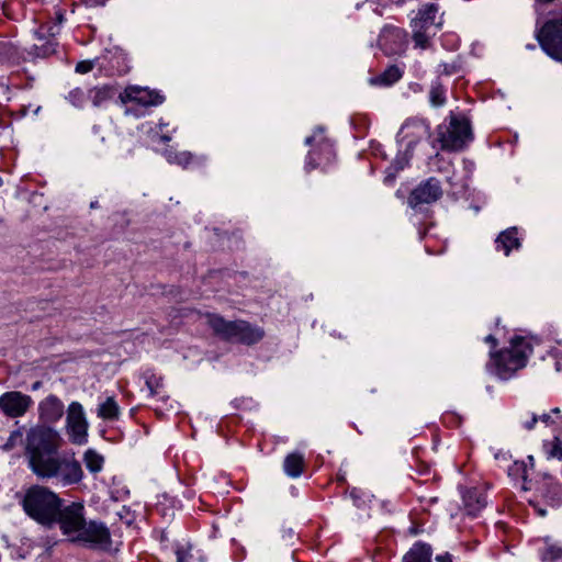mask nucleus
I'll return each instance as SVG.
<instances>
[{
  "instance_id": "f257e3e1",
  "label": "nucleus",
  "mask_w": 562,
  "mask_h": 562,
  "mask_svg": "<svg viewBox=\"0 0 562 562\" xmlns=\"http://www.w3.org/2000/svg\"><path fill=\"white\" fill-rule=\"evenodd\" d=\"M82 505L72 503L71 505L59 508L56 521L60 529L71 541H82L93 546L105 548L110 544V532L101 524L91 521L87 524L82 514Z\"/></svg>"
},
{
  "instance_id": "f03ea898",
  "label": "nucleus",
  "mask_w": 562,
  "mask_h": 562,
  "mask_svg": "<svg viewBox=\"0 0 562 562\" xmlns=\"http://www.w3.org/2000/svg\"><path fill=\"white\" fill-rule=\"evenodd\" d=\"M25 512L43 525H52L56 521L61 506L60 498L44 486L31 487L23 501Z\"/></svg>"
},
{
  "instance_id": "7ed1b4c3",
  "label": "nucleus",
  "mask_w": 562,
  "mask_h": 562,
  "mask_svg": "<svg viewBox=\"0 0 562 562\" xmlns=\"http://www.w3.org/2000/svg\"><path fill=\"white\" fill-rule=\"evenodd\" d=\"M207 319L215 335L225 340L235 338L239 342L251 345L259 341L265 335L262 329L251 327L245 321L227 322L216 315H209Z\"/></svg>"
},
{
  "instance_id": "20e7f679",
  "label": "nucleus",
  "mask_w": 562,
  "mask_h": 562,
  "mask_svg": "<svg viewBox=\"0 0 562 562\" xmlns=\"http://www.w3.org/2000/svg\"><path fill=\"white\" fill-rule=\"evenodd\" d=\"M63 439L59 432L50 427L36 426L31 428L25 438V457L43 452H58Z\"/></svg>"
},
{
  "instance_id": "39448f33",
  "label": "nucleus",
  "mask_w": 562,
  "mask_h": 562,
  "mask_svg": "<svg viewBox=\"0 0 562 562\" xmlns=\"http://www.w3.org/2000/svg\"><path fill=\"white\" fill-rule=\"evenodd\" d=\"M527 349L530 350V347L525 344L524 338L518 337L513 339L512 349L502 351L496 357L495 362L498 374L505 378L507 373H513L525 367Z\"/></svg>"
},
{
  "instance_id": "423d86ee",
  "label": "nucleus",
  "mask_w": 562,
  "mask_h": 562,
  "mask_svg": "<svg viewBox=\"0 0 562 562\" xmlns=\"http://www.w3.org/2000/svg\"><path fill=\"white\" fill-rule=\"evenodd\" d=\"M471 136L472 133L469 121L451 116L447 134H443L440 140L442 143V148L459 150L463 148Z\"/></svg>"
},
{
  "instance_id": "0eeeda50",
  "label": "nucleus",
  "mask_w": 562,
  "mask_h": 562,
  "mask_svg": "<svg viewBox=\"0 0 562 562\" xmlns=\"http://www.w3.org/2000/svg\"><path fill=\"white\" fill-rule=\"evenodd\" d=\"M59 459L58 452H43L27 457L33 473L43 479L56 476V467Z\"/></svg>"
},
{
  "instance_id": "6e6552de",
  "label": "nucleus",
  "mask_w": 562,
  "mask_h": 562,
  "mask_svg": "<svg viewBox=\"0 0 562 562\" xmlns=\"http://www.w3.org/2000/svg\"><path fill=\"white\" fill-rule=\"evenodd\" d=\"M31 403V397L20 392H8L0 397V407L9 417L24 415Z\"/></svg>"
},
{
  "instance_id": "1a4fd4ad",
  "label": "nucleus",
  "mask_w": 562,
  "mask_h": 562,
  "mask_svg": "<svg viewBox=\"0 0 562 562\" xmlns=\"http://www.w3.org/2000/svg\"><path fill=\"white\" fill-rule=\"evenodd\" d=\"M67 425L72 440L81 442L87 436L88 423L85 418L82 406L77 402L71 403L68 407Z\"/></svg>"
},
{
  "instance_id": "9d476101",
  "label": "nucleus",
  "mask_w": 562,
  "mask_h": 562,
  "mask_svg": "<svg viewBox=\"0 0 562 562\" xmlns=\"http://www.w3.org/2000/svg\"><path fill=\"white\" fill-rule=\"evenodd\" d=\"M441 195V190L438 181L434 179L428 180L423 186L416 188L409 196V204L416 206L422 203H431L438 200Z\"/></svg>"
},
{
  "instance_id": "9b49d317",
  "label": "nucleus",
  "mask_w": 562,
  "mask_h": 562,
  "mask_svg": "<svg viewBox=\"0 0 562 562\" xmlns=\"http://www.w3.org/2000/svg\"><path fill=\"white\" fill-rule=\"evenodd\" d=\"M56 468L55 477H60L64 484H76L82 479L81 465L74 459L60 458Z\"/></svg>"
},
{
  "instance_id": "f8f14e48",
  "label": "nucleus",
  "mask_w": 562,
  "mask_h": 562,
  "mask_svg": "<svg viewBox=\"0 0 562 562\" xmlns=\"http://www.w3.org/2000/svg\"><path fill=\"white\" fill-rule=\"evenodd\" d=\"M121 99L123 102L135 101L142 105H155L161 102V97L158 93L138 87L125 89Z\"/></svg>"
},
{
  "instance_id": "ddd939ff",
  "label": "nucleus",
  "mask_w": 562,
  "mask_h": 562,
  "mask_svg": "<svg viewBox=\"0 0 562 562\" xmlns=\"http://www.w3.org/2000/svg\"><path fill=\"white\" fill-rule=\"evenodd\" d=\"M431 548L426 543H415L404 555L403 562H431Z\"/></svg>"
},
{
  "instance_id": "4468645a",
  "label": "nucleus",
  "mask_w": 562,
  "mask_h": 562,
  "mask_svg": "<svg viewBox=\"0 0 562 562\" xmlns=\"http://www.w3.org/2000/svg\"><path fill=\"white\" fill-rule=\"evenodd\" d=\"M437 7L430 4L427 7L426 11L422 13L418 21H415L416 29H424V31H428L430 26H439L442 23L441 16H436Z\"/></svg>"
},
{
  "instance_id": "2eb2a0df",
  "label": "nucleus",
  "mask_w": 562,
  "mask_h": 562,
  "mask_svg": "<svg viewBox=\"0 0 562 562\" xmlns=\"http://www.w3.org/2000/svg\"><path fill=\"white\" fill-rule=\"evenodd\" d=\"M464 505L470 515H475L486 504L485 498L477 490H469L464 495Z\"/></svg>"
},
{
  "instance_id": "dca6fc26",
  "label": "nucleus",
  "mask_w": 562,
  "mask_h": 562,
  "mask_svg": "<svg viewBox=\"0 0 562 562\" xmlns=\"http://www.w3.org/2000/svg\"><path fill=\"white\" fill-rule=\"evenodd\" d=\"M284 469L290 476H299L303 471V457L297 453L289 454L284 461Z\"/></svg>"
},
{
  "instance_id": "f3484780",
  "label": "nucleus",
  "mask_w": 562,
  "mask_h": 562,
  "mask_svg": "<svg viewBox=\"0 0 562 562\" xmlns=\"http://www.w3.org/2000/svg\"><path fill=\"white\" fill-rule=\"evenodd\" d=\"M119 406L113 397H108L98 408V416L103 419H115L119 416Z\"/></svg>"
},
{
  "instance_id": "a211bd4d",
  "label": "nucleus",
  "mask_w": 562,
  "mask_h": 562,
  "mask_svg": "<svg viewBox=\"0 0 562 562\" xmlns=\"http://www.w3.org/2000/svg\"><path fill=\"white\" fill-rule=\"evenodd\" d=\"M497 243L503 245L505 255H508L512 248L519 247V240L516 237V228H512L502 233L497 238Z\"/></svg>"
},
{
  "instance_id": "6ab92c4d",
  "label": "nucleus",
  "mask_w": 562,
  "mask_h": 562,
  "mask_svg": "<svg viewBox=\"0 0 562 562\" xmlns=\"http://www.w3.org/2000/svg\"><path fill=\"white\" fill-rule=\"evenodd\" d=\"M85 462H86L87 468L91 472H98V471H100L102 469L103 457L98 454L93 450H88L85 453Z\"/></svg>"
},
{
  "instance_id": "aec40b11",
  "label": "nucleus",
  "mask_w": 562,
  "mask_h": 562,
  "mask_svg": "<svg viewBox=\"0 0 562 562\" xmlns=\"http://www.w3.org/2000/svg\"><path fill=\"white\" fill-rule=\"evenodd\" d=\"M402 74L396 66L389 67L381 76V81L391 85L401 78Z\"/></svg>"
},
{
  "instance_id": "412c9836",
  "label": "nucleus",
  "mask_w": 562,
  "mask_h": 562,
  "mask_svg": "<svg viewBox=\"0 0 562 562\" xmlns=\"http://www.w3.org/2000/svg\"><path fill=\"white\" fill-rule=\"evenodd\" d=\"M548 454L550 458H555L559 460L562 459V441L560 440V438L555 437L550 442V448L548 450Z\"/></svg>"
},
{
  "instance_id": "4be33fe9",
  "label": "nucleus",
  "mask_w": 562,
  "mask_h": 562,
  "mask_svg": "<svg viewBox=\"0 0 562 562\" xmlns=\"http://www.w3.org/2000/svg\"><path fill=\"white\" fill-rule=\"evenodd\" d=\"M22 441V432L20 430H15L11 432L10 437L8 438L7 442L3 445L4 450H11L14 448L18 443Z\"/></svg>"
},
{
  "instance_id": "5701e85b",
  "label": "nucleus",
  "mask_w": 562,
  "mask_h": 562,
  "mask_svg": "<svg viewBox=\"0 0 562 562\" xmlns=\"http://www.w3.org/2000/svg\"><path fill=\"white\" fill-rule=\"evenodd\" d=\"M562 557V549L560 547L551 546L547 549L543 559L546 561H554Z\"/></svg>"
},
{
  "instance_id": "b1692460",
  "label": "nucleus",
  "mask_w": 562,
  "mask_h": 562,
  "mask_svg": "<svg viewBox=\"0 0 562 562\" xmlns=\"http://www.w3.org/2000/svg\"><path fill=\"white\" fill-rule=\"evenodd\" d=\"M442 89L440 87H436L430 92L431 103L436 106L443 104L445 99L442 97Z\"/></svg>"
},
{
  "instance_id": "393cba45",
  "label": "nucleus",
  "mask_w": 562,
  "mask_h": 562,
  "mask_svg": "<svg viewBox=\"0 0 562 562\" xmlns=\"http://www.w3.org/2000/svg\"><path fill=\"white\" fill-rule=\"evenodd\" d=\"M414 41L417 46L425 48L427 46V31H416L414 34Z\"/></svg>"
},
{
  "instance_id": "a878e982",
  "label": "nucleus",
  "mask_w": 562,
  "mask_h": 562,
  "mask_svg": "<svg viewBox=\"0 0 562 562\" xmlns=\"http://www.w3.org/2000/svg\"><path fill=\"white\" fill-rule=\"evenodd\" d=\"M92 69V63L91 61H80L76 66V70L80 74L88 72Z\"/></svg>"
},
{
  "instance_id": "bb28decb",
  "label": "nucleus",
  "mask_w": 562,
  "mask_h": 562,
  "mask_svg": "<svg viewBox=\"0 0 562 562\" xmlns=\"http://www.w3.org/2000/svg\"><path fill=\"white\" fill-rule=\"evenodd\" d=\"M512 471H516V472H519L521 471L522 472V480L526 481L527 480V465L524 463V462H515L514 464V468L512 469Z\"/></svg>"
},
{
  "instance_id": "cd10ccee",
  "label": "nucleus",
  "mask_w": 562,
  "mask_h": 562,
  "mask_svg": "<svg viewBox=\"0 0 562 562\" xmlns=\"http://www.w3.org/2000/svg\"><path fill=\"white\" fill-rule=\"evenodd\" d=\"M47 403L52 404L57 409V416H61L63 414V405L56 397H50L47 400Z\"/></svg>"
},
{
  "instance_id": "c85d7f7f",
  "label": "nucleus",
  "mask_w": 562,
  "mask_h": 562,
  "mask_svg": "<svg viewBox=\"0 0 562 562\" xmlns=\"http://www.w3.org/2000/svg\"><path fill=\"white\" fill-rule=\"evenodd\" d=\"M35 47H36V49H42V52H38V55H43V56H46V55L53 53V50H54L53 48H45L43 45L40 46L38 44H35Z\"/></svg>"
},
{
  "instance_id": "c756f323",
  "label": "nucleus",
  "mask_w": 562,
  "mask_h": 562,
  "mask_svg": "<svg viewBox=\"0 0 562 562\" xmlns=\"http://www.w3.org/2000/svg\"><path fill=\"white\" fill-rule=\"evenodd\" d=\"M436 560H437L438 562H452V561H451V557H450L448 553H446V554H443V555H438V557L436 558Z\"/></svg>"
},
{
  "instance_id": "7c9ffc66",
  "label": "nucleus",
  "mask_w": 562,
  "mask_h": 562,
  "mask_svg": "<svg viewBox=\"0 0 562 562\" xmlns=\"http://www.w3.org/2000/svg\"><path fill=\"white\" fill-rule=\"evenodd\" d=\"M177 558L178 562H184L186 561V553L182 550L177 551Z\"/></svg>"
},
{
  "instance_id": "2f4dec72",
  "label": "nucleus",
  "mask_w": 562,
  "mask_h": 562,
  "mask_svg": "<svg viewBox=\"0 0 562 562\" xmlns=\"http://www.w3.org/2000/svg\"><path fill=\"white\" fill-rule=\"evenodd\" d=\"M189 159H190V155H189V154H187V153H183V154L181 155V158H180L179 162H181V164H182V162H183V164H187V162L189 161Z\"/></svg>"
},
{
  "instance_id": "473e14b6",
  "label": "nucleus",
  "mask_w": 562,
  "mask_h": 562,
  "mask_svg": "<svg viewBox=\"0 0 562 562\" xmlns=\"http://www.w3.org/2000/svg\"><path fill=\"white\" fill-rule=\"evenodd\" d=\"M56 21H57V23H58V24L63 23V21H64V14H63L61 12H58V13L56 14Z\"/></svg>"
},
{
  "instance_id": "72a5a7b5",
  "label": "nucleus",
  "mask_w": 562,
  "mask_h": 562,
  "mask_svg": "<svg viewBox=\"0 0 562 562\" xmlns=\"http://www.w3.org/2000/svg\"><path fill=\"white\" fill-rule=\"evenodd\" d=\"M146 384H147V386H148V389H149V391H150V394H155V390H154V387H153V385H151V382H150V381H147V382H146Z\"/></svg>"
},
{
  "instance_id": "f704fd0d",
  "label": "nucleus",
  "mask_w": 562,
  "mask_h": 562,
  "mask_svg": "<svg viewBox=\"0 0 562 562\" xmlns=\"http://www.w3.org/2000/svg\"><path fill=\"white\" fill-rule=\"evenodd\" d=\"M528 460H529V462H530L531 467H533V457H532V456H529V457H528Z\"/></svg>"
},
{
  "instance_id": "c9c22d12",
  "label": "nucleus",
  "mask_w": 562,
  "mask_h": 562,
  "mask_svg": "<svg viewBox=\"0 0 562 562\" xmlns=\"http://www.w3.org/2000/svg\"><path fill=\"white\" fill-rule=\"evenodd\" d=\"M536 422H537V418L532 417V422H531V424L528 427H531Z\"/></svg>"
},
{
  "instance_id": "e433bc0d",
  "label": "nucleus",
  "mask_w": 562,
  "mask_h": 562,
  "mask_svg": "<svg viewBox=\"0 0 562 562\" xmlns=\"http://www.w3.org/2000/svg\"><path fill=\"white\" fill-rule=\"evenodd\" d=\"M487 340H488V341H495V339H494V337H493V336H488V337H487Z\"/></svg>"
},
{
  "instance_id": "4c0bfd02",
  "label": "nucleus",
  "mask_w": 562,
  "mask_h": 562,
  "mask_svg": "<svg viewBox=\"0 0 562 562\" xmlns=\"http://www.w3.org/2000/svg\"><path fill=\"white\" fill-rule=\"evenodd\" d=\"M38 386H40V382H36V383L34 384V389H36V387H38Z\"/></svg>"
},
{
  "instance_id": "58836bf2",
  "label": "nucleus",
  "mask_w": 562,
  "mask_h": 562,
  "mask_svg": "<svg viewBox=\"0 0 562 562\" xmlns=\"http://www.w3.org/2000/svg\"><path fill=\"white\" fill-rule=\"evenodd\" d=\"M162 139H164V140H168V139H169V137H168V136H162Z\"/></svg>"
},
{
  "instance_id": "ea45409f",
  "label": "nucleus",
  "mask_w": 562,
  "mask_h": 562,
  "mask_svg": "<svg viewBox=\"0 0 562 562\" xmlns=\"http://www.w3.org/2000/svg\"><path fill=\"white\" fill-rule=\"evenodd\" d=\"M539 513H540V515H544L546 514V512L543 509H541Z\"/></svg>"
}]
</instances>
